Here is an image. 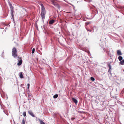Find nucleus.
Instances as JSON below:
<instances>
[{"label":"nucleus","instance_id":"f257e3e1","mask_svg":"<svg viewBox=\"0 0 124 124\" xmlns=\"http://www.w3.org/2000/svg\"><path fill=\"white\" fill-rule=\"evenodd\" d=\"M41 16L42 19H44L46 14L45 9L43 4H41Z\"/></svg>","mask_w":124,"mask_h":124},{"label":"nucleus","instance_id":"f03ea898","mask_svg":"<svg viewBox=\"0 0 124 124\" xmlns=\"http://www.w3.org/2000/svg\"><path fill=\"white\" fill-rule=\"evenodd\" d=\"M8 3L9 4V6L10 7V11H11V15L12 18H13L14 19V8L13 7L12 5L11 4L10 2L8 1Z\"/></svg>","mask_w":124,"mask_h":124},{"label":"nucleus","instance_id":"7ed1b4c3","mask_svg":"<svg viewBox=\"0 0 124 124\" xmlns=\"http://www.w3.org/2000/svg\"><path fill=\"white\" fill-rule=\"evenodd\" d=\"M12 56L15 58L17 56V51L15 47H14L12 49Z\"/></svg>","mask_w":124,"mask_h":124},{"label":"nucleus","instance_id":"20e7f679","mask_svg":"<svg viewBox=\"0 0 124 124\" xmlns=\"http://www.w3.org/2000/svg\"><path fill=\"white\" fill-rule=\"evenodd\" d=\"M18 63H17V65L18 66H20L22 64V60L21 58L19 57H18Z\"/></svg>","mask_w":124,"mask_h":124},{"label":"nucleus","instance_id":"39448f33","mask_svg":"<svg viewBox=\"0 0 124 124\" xmlns=\"http://www.w3.org/2000/svg\"><path fill=\"white\" fill-rule=\"evenodd\" d=\"M28 113L29 114H30V115H31L32 116L35 117L34 115V114L33 112L31 110H29L28 111Z\"/></svg>","mask_w":124,"mask_h":124},{"label":"nucleus","instance_id":"423d86ee","mask_svg":"<svg viewBox=\"0 0 124 124\" xmlns=\"http://www.w3.org/2000/svg\"><path fill=\"white\" fill-rule=\"evenodd\" d=\"M28 100H30L31 98L32 95L31 94H30L29 93H28Z\"/></svg>","mask_w":124,"mask_h":124},{"label":"nucleus","instance_id":"0eeeda50","mask_svg":"<svg viewBox=\"0 0 124 124\" xmlns=\"http://www.w3.org/2000/svg\"><path fill=\"white\" fill-rule=\"evenodd\" d=\"M54 22V20H51L49 22V24H52Z\"/></svg>","mask_w":124,"mask_h":124},{"label":"nucleus","instance_id":"6e6552de","mask_svg":"<svg viewBox=\"0 0 124 124\" xmlns=\"http://www.w3.org/2000/svg\"><path fill=\"white\" fill-rule=\"evenodd\" d=\"M72 99L73 101L76 104L78 102V101L77 100L74 98H72Z\"/></svg>","mask_w":124,"mask_h":124},{"label":"nucleus","instance_id":"1a4fd4ad","mask_svg":"<svg viewBox=\"0 0 124 124\" xmlns=\"http://www.w3.org/2000/svg\"><path fill=\"white\" fill-rule=\"evenodd\" d=\"M117 54L119 55H122L121 52L120 50H118L117 51Z\"/></svg>","mask_w":124,"mask_h":124},{"label":"nucleus","instance_id":"9d476101","mask_svg":"<svg viewBox=\"0 0 124 124\" xmlns=\"http://www.w3.org/2000/svg\"><path fill=\"white\" fill-rule=\"evenodd\" d=\"M19 76L21 78H23V75L22 74V72H20L19 73Z\"/></svg>","mask_w":124,"mask_h":124},{"label":"nucleus","instance_id":"9b49d317","mask_svg":"<svg viewBox=\"0 0 124 124\" xmlns=\"http://www.w3.org/2000/svg\"><path fill=\"white\" fill-rule=\"evenodd\" d=\"M119 63L121 65H124V60H123L122 61H121Z\"/></svg>","mask_w":124,"mask_h":124},{"label":"nucleus","instance_id":"f8f14e48","mask_svg":"<svg viewBox=\"0 0 124 124\" xmlns=\"http://www.w3.org/2000/svg\"><path fill=\"white\" fill-rule=\"evenodd\" d=\"M108 66L109 68V69L108 71V72H110V70L111 68V66L110 64H108Z\"/></svg>","mask_w":124,"mask_h":124},{"label":"nucleus","instance_id":"ddd939ff","mask_svg":"<svg viewBox=\"0 0 124 124\" xmlns=\"http://www.w3.org/2000/svg\"><path fill=\"white\" fill-rule=\"evenodd\" d=\"M118 59L119 61H121L122 60L123 57L122 56H120L118 57Z\"/></svg>","mask_w":124,"mask_h":124},{"label":"nucleus","instance_id":"4468645a","mask_svg":"<svg viewBox=\"0 0 124 124\" xmlns=\"http://www.w3.org/2000/svg\"><path fill=\"white\" fill-rule=\"evenodd\" d=\"M58 94H55L53 96V98H56L58 97Z\"/></svg>","mask_w":124,"mask_h":124},{"label":"nucleus","instance_id":"2eb2a0df","mask_svg":"<svg viewBox=\"0 0 124 124\" xmlns=\"http://www.w3.org/2000/svg\"><path fill=\"white\" fill-rule=\"evenodd\" d=\"M40 124H45V123L42 120L40 121Z\"/></svg>","mask_w":124,"mask_h":124},{"label":"nucleus","instance_id":"dca6fc26","mask_svg":"<svg viewBox=\"0 0 124 124\" xmlns=\"http://www.w3.org/2000/svg\"><path fill=\"white\" fill-rule=\"evenodd\" d=\"M35 49L34 48H33L32 49V54H33L35 52Z\"/></svg>","mask_w":124,"mask_h":124},{"label":"nucleus","instance_id":"f3484780","mask_svg":"<svg viewBox=\"0 0 124 124\" xmlns=\"http://www.w3.org/2000/svg\"><path fill=\"white\" fill-rule=\"evenodd\" d=\"M91 79L92 81H94L95 80L94 78L92 77H91Z\"/></svg>","mask_w":124,"mask_h":124},{"label":"nucleus","instance_id":"a211bd4d","mask_svg":"<svg viewBox=\"0 0 124 124\" xmlns=\"http://www.w3.org/2000/svg\"><path fill=\"white\" fill-rule=\"evenodd\" d=\"M22 124H25V122L24 118H23L22 120Z\"/></svg>","mask_w":124,"mask_h":124},{"label":"nucleus","instance_id":"6ab92c4d","mask_svg":"<svg viewBox=\"0 0 124 124\" xmlns=\"http://www.w3.org/2000/svg\"><path fill=\"white\" fill-rule=\"evenodd\" d=\"M26 112H24L23 113V115L25 117L26 116Z\"/></svg>","mask_w":124,"mask_h":124},{"label":"nucleus","instance_id":"aec40b11","mask_svg":"<svg viewBox=\"0 0 124 124\" xmlns=\"http://www.w3.org/2000/svg\"><path fill=\"white\" fill-rule=\"evenodd\" d=\"M30 84L29 83H28L27 84V88L28 89H29V88Z\"/></svg>","mask_w":124,"mask_h":124},{"label":"nucleus","instance_id":"412c9836","mask_svg":"<svg viewBox=\"0 0 124 124\" xmlns=\"http://www.w3.org/2000/svg\"><path fill=\"white\" fill-rule=\"evenodd\" d=\"M51 1L53 3L54 5H55V4H54L55 2H54V0H52Z\"/></svg>","mask_w":124,"mask_h":124},{"label":"nucleus","instance_id":"4be33fe9","mask_svg":"<svg viewBox=\"0 0 124 124\" xmlns=\"http://www.w3.org/2000/svg\"><path fill=\"white\" fill-rule=\"evenodd\" d=\"M57 7L59 9H60V6L59 5H58Z\"/></svg>","mask_w":124,"mask_h":124},{"label":"nucleus","instance_id":"5701e85b","mask_svg":"<svg viewBox=\"0 0 124 124\" xmlns=\"http://www.w3.org/2000/svg\"><path fill=\"white\" fill-rule=\"evenodd\" d=\"M89 23H85L86 25H88L89 24Z\"/></svg>","mask_w":124,"mask_h":124},{"label":"nucleus","instance_id":"b1692460","mask_svg":"<svg viewBox=\"0 0 124 124\" xmlns=\"http://www.w3.org/2000/svg\"><path fill=\"white\" fill-rule=\"evenodd\" d=\"M75 119V118H71V120H73Z\"/></svg>","mask_w":124,"mask_h":124},{"label":"nucleus","instance_id":"393cba45","mask_svg":"<svg viewBox=\"0 0 124 124\" xmlns=\"http://www.w3.org/2000/svg\"><path fill=\"white\" fill-rule=\"evenodd\" d=\"M13 120V121H14V124H15V121H14V120Z\"/></svg>","mask_w":124,"mask_h":124},{"label":"nucleus","instance_id":"a878e982","mask_svg":"<svg viewBox=\"0 0 124 124\" xmlns=\"http://www.w3.org/2000/svg\"><path fill=\"white\" fill-rule=\"evenodd\" d=\"M110 73L111 75V73L110 72Z\"/></svg>","mask_w":124,"mask_h":124},{"label":"nucleus","instance_id":"bb28decb","mask_svg":"<svg viewBox=\"0 0 124 124\" xmlns=\"http://www.w3.org/2000/svg\"><path fill=\"white\" fill-rule=\"evenodd\" d=\"M89 31H90V30Z\"/></svg>","mask_w":124,"mask_h":124}]
</instances>
